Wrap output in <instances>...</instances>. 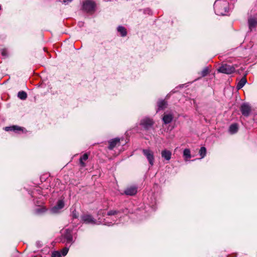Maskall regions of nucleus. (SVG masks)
<instances>
[{
	"mask_svg": "<svg viewBox=\"0 0 257 257\" xmlns=\"http://www.w3.org/2000/svg\"><path fill=\"white\" fill-rule=\"evenodd\" d=\"M119 213L120 211L117 210H110L107 213L105 210H100L97 213V220L89 214H84L81 216V218L82 221L86 224H103L110 226L116 222Z\"/></svg>",
	"mask_w": 257,
	"mask_h": 257,
	"instance_id": "f257e3e1",
	"label": "nucleus"
},
{
	"mask_svg": "<svg viewBox=\"0 0 257 257\" xmlns=\"http://www.w3.org/2000/svg\"><path fill=\"white\" fill-rule=\"evenodd\" d=\"M215 14L219 16L227 14L229 11V3L226 0H216L213 6Z\"/></svg>",
	"mask_w": 257,
	"mask_h": 257,
	"instance_id": "f03ea898",
	"label": "nucleus"
},
{
	"mask_svg": "<svg viewBox=\"0 0 257 257\" xmlns=\"http://www.w3.org/2000/svg\"><path fill=\"white\" fill-rule=\"evenodd\" d=\"M62 241L66 242V244L73 243L72 230L69 229H65L62 232Z\"/></svg>",
	"mask_w": 257,
	"mask_h": 257,
	"instance_id": "7ed1b4c3",
	"label": "nucleus"
},
{
	"mask_svg": "<svg viewBox=\"0 0 257 257\" xmlns=\"http://www.w3.org/2000/svg\"><path fill=\"white\" fill-rule=\"evenodd\" d=\"M142 152L148 161L149 164L153 166L154 164L155 157L154 153L150 149H143Z\"/></svg>",
	"mask_w": 257,
	"mask_h": 257,
	"instance_id": "20e7f679",
	"label": "nucleus"
},
{
	"mask_svg": "<svg viewBox=\"0 0 257 257\" xmlns=\"http://www.w3.org/2000/svg\"><path fill=\"white\" fill-rule=\"evenodd\" d=\"M95 4L91 0H86L83 4V9L87 13H92L95 11Z\"/></svg>",
	"mask_w": 257,
	"mask_h": 257,
	"instance_id": "39448f33",
	"label": "nucleus"
},
{
	"mask_svg": "<svg viewBox=\"0 0 257 257\" xmlns=\"http://www.w3.org/2000/svg\"><path fill=\"white\" fill-rule=\"evenodd\" d=\"M153 120L149 117H146L143 118L140 122V125H142L144 129L149 130L154 124Z\"/></svg>",
	"mask_w": 257,
	"mask_h": 257,
	"instance_id": "423d86ee",
	"label": "nucleus"
},
{
	"mask_svg": "<svg viewBox=\"0 0 257 257\" xmlns=\"http://www.w3.org/2000/svg\"><path fill=\"white\" fill-rule=\"evenodd\" d=\"M218 71L223 73L230 74L234 72L235 68L232 66L225 64L220 67Z\"/></svg>",
	"mask_w": 257,
	"mask_h": 257,
	"instance_id": "0eeeda50",
	"label": "nucleus"
},
{
	"mask_svg": "<svg viewBox=\"0 0 257 257\" xmlns=\"http://www.w3.org/2000/svg\"><path fill=\"white\" fill-rule=\"evenodd\" d=\"M240 111L243 115L248 116L251 112V107L249 104L244 103L241 105Z\"/></svg>",
	"mask_w": 257,
	"mask_h": 257,
	"instance_id": "6e6552de",
	"label": "nucleus"
},
{
	"mask_svg": "<svg viewBox=\"0 0 257 257\" xmlns=\"http://www.w3.org/2000/svg\"><path fill=\"white\" fill-rule=\"evenodd\" d=\"M173 114L171 112H165L163 116L162 120L164 124H168L172 122L173 119Z\"/></svg>",
	"mask_w": 257,
	"mask_h": 257,
	"instance_id": "1a4fd4ad",
	"label": "nucleus"
},
{
	"mask_svg": "<svg viewBox=\"0 0 257 257\" xmlns=\"http://www.w3.org/2000/svg\"><path fill=\"white\" fill-rule=\"evenodd\" d=\"M64 206V202L63 200H60L57 202V204L52 207L51 209V211L52 213H56L58 212L59 210L62 208H63Z\"/></svg>",
	"mask_w": 257,
	"mask_h": 257,
	"instance_id": "9d476101",
	"label": "nucleus"
},
{
	"mask_svg": "<svg viewBox=\"0 0 257 257\" xmlns=\"http://www.w3.org/2000/svg\"><path fill=\"white\" fill-rule=\"evenodd\" d=\"M161 156L165 160L169 161L171 159L172 153L170 151L165 149L162 151Z\"/></svg>",
	"mask_w": 257,
	"mask_h": 257,
	"instance_id": "9b49d317",
	"label": "nucleus"
},
{
	"mask_svg": "<svg viewBox=\"0 0 257 257\" xmlns=\"http://www.w3.org/2000/svg\"><path fill=\"white\" fill-rule=\"evenodd\" d=\"M120 143V139L119 138H115L109 141L108 149L112 150L114 147L119 145Z\"/></svg>",
	"mask_w": 257,
	"mask_h": 257,
	"instance_id": "f8f14e48",
	"label": "nucleus"
},
{
	"mask_svg": "<svg viewBox=\"0 0 257 257\" xmlns=\"http://www.w3.org/2000/svg\"><path fill=\"white\" fill-rule=\"evenodd\" d=\"M137 192V188L136 187H130L125 189L124 193L127 195L133 196Z\"/></svg>",
	"mask_w": 257,
	"mask_h": 257,
	"instance_id": "ddd939ff",
	"label": "nucleus"
},
{
	"mask_svg": "<svg viewBox=\"0 0 257 257\" xmlns=\"http://www.w3.org/2000/svg\"><path fill=\"white\" fill-rule=\"evenodd\" d=\"M5 130L6 131H14L15 132H17L18 131H23V128L17 126V125H13L11 126H7L5 128Z\"/></svg>",
	"mask_w": 257,
	"mask_h": 257,
	"instance_id": "4468645a",
	"label": "nucleus"
},
{
	"mask_svg": "<svg viewBox=\"0 0 257 257\" xmlns=\"http://www.w3.org/2000/svg\"><path fill=\"white\" fill-rule=\"evenodd\" d=\"M157 106L158 108L157 111H158L165 108L167 106V103L165 100H160L158 102Z\"/></svg>",
	"mask_w": 257,
	"mask_h": 257,
	"instance_id": "2eb2a0df",
	"label": "nucleus"
},
{
	"mask_svg": "<svg viewBox=\"0 0 257 257\" xmlns=\"http://www.w3.org/2000/svg\"><path fill=\"white\" fill-rule=\"evenodd\" d=\"M249 28L250 30L255 27L257 24V19L253 18H250L248 20Z\"/></svg>",
	"mask_w": 257,
	"mask_h": 257,
	"instance_id": "dca6fc26",
	"label": "nucleus"
},
{
	"mask_svg": "<svg viewBox=\"0 0 257 257\" xmlns=\"http://www.w3.org/2000/svg\"><path fill=\"white\" fill-rule=\"evenodd\" d=\"M246 82L247 81L246 78L244 77H242L237 83V85L236 86L237 89H240L241 88H242L244 86Z\"/></svg>",
	"mask_w": 257,
	"mask_h": 257,
	"instance_id": "f3484780",
	"label": "nucleus"
},
{
	"mask_svg": "<svg viewBox=\"0 0 257 257\" xmlns=\"http://www.w3.org/2000/svg\"><path fill=\"white\" fill-rule=\"evenodd\" d=\"M183 157L185 161L191 158L190 150L189 149H185L183 151Z\"/></svg>",
	"mask_w": 257,
	"mask_h": 257,
	"instance_id": "a211bd4d",
	"label": "nucleus"
},
{
	"mask_svg": "<svg viewBox=\"0 0 257 257\" xmlns=\"http://www.w3.org/2000/svg\"><path fill=\"white\" fill-rule=\"evenodd\" d=\"M238 125L236 123L232 124L229 127V132L231 134H234L238 131Z\"/></svg>",
	"mask_w": 257,
	"mask_h": 257,
	"instance_id": "6ab92c4d",
	"label": "nucleus"
},
{
	"mask_svg": "<svg viewBox=\"0 0 257 257\" xmlns=\"http://www.w3.org/2000/svg\"><path fill=\"white\" fill-rule=\"evenodd\" d=\"M88 158V155L87 153L84 154L79 159L80 164L81 167H85V164L84 163Z\"/></svg>",
	"mask_w": 257,
	"mask_h": 257,
	"instance_id": "aec40b11",
	"label": "nucleus"
},
{
	"mask_svg": "<svg viewBox=\"0 0 257 257\" xmlns=\"http://www.w3.org/2000/svg\"><path fill=\"white\" fill-rule=\"evenodd\" d=\"M117 31L120 33L122 37H124L126 35L127 32L125 28L122 26H119L117 27Z\"/></svg>",
	"mask_w": 257,
	"mask_h": 257,
	"instance_id": "412c9836",
	"label": "nucleus"
},
{
	"mask_svg": "<svg viewBox=\"0 0 257 257\" xmlns=\"http://www.w3.org/2000/svg\"><path fill=\"white\" fill-rule=\"evenodd\" d=\"M46 211V208L43 206H39L35 210V213L37 214H41L43 213Z\"/></svg>",
	"mask_w": 257,
	"mask_h": 257,
	"instance_id": "4be33fe9",
	"label": "nucleus"
},
{
	"mask_svg": "<svg viewBox=\"0 0 257 257\" xmlns=\"http://www.w3.org/2000/svg\"><path fill=\"white\" fill-rule=\"evenodd\" d=\"M18 97L22 100H25L27 97V94L26 92L21 91L18 92Z\"/></svg>",
	"mask_w": 257,
	"mask_h": 257,
	"instance_id": "5701e85b",
	"label": "nucleus"
},
{
	"mask_svg": "<svg viewBox=\"0 0 257 257\" xmlns=\"http://www.w3.org/2000/svg\"><path fill=\"white\" fill-rule=\"evenodd\" d=\"M206 148L204 147H202L199 151V155L201 156V158H203L206 155Z\"/></svg>",
	"mask_w": 257,
	"mask_h": 257,
	"instance_id": "b1692460",
	"label": "nucleus"
},
{
	"mask_svg": "<svg viewBox=\"0 0 257 257\" xmlns=\"http://www.w3.org/2000/svg\"><path fill=\"white\" fill-rule=\"evenodd\" d=\"M209 72V68L208 67H205L202 71H201V75L202 76H206Z\"/></svg>",
	"mask_w": 257,
	"mask_h": 257,
	"instance_id": "393cba45",
	"label": "nucleus"
},
{
	"mask_svg": "<svg viewBox=\"0 0 257 257\" xmlns=\"http://www.w3.org/2000/svg\"><path fill=\"white\" fill-rule=\"evenodd\" d=\"M68 250H69V247H65L62 249L61 252L63 256H65L67 254Z\"/></svg>",
	"mask_w": 257,
	"mask_h": 257,
	"instance_id": "a878e982",
	"label": "nucleus"
},
{
	"mask_svg": "<svg viewBox=\"0 0 257 257\" xmlns=\"http://www.w3.org/2000/svg\"><path fill=\"white\" fill-rule=\"evenodd\" d=\"M52 257H62L59 251H54L52 253Z\"/></svg>",
	"mask_w": 257,
	"mask_h": 257,
	"instance_id": "bb28decb",
	"label": "nucleus"
},
{
	"mask_svg": "<svg viewBox=\"0 0 257 257\" xmlns=\"http://www.w3.org/2000/svg\"><path fill=\"white\" fill-rule=\"evenodd\" d=\"M2 55L4 57H7L8 56V52L7 49H4L2 51Z\"/></svg>",
	"mask_w": 257,
	"mask_h": 257,
	"instance_id": "cd10ccee",
	"label": "nucleus"
},
{
	"mask_svg": "<svg viewBox=\"0 0 257 257\" xmlns=\"http://www.w3.org/2000/svg\"><path fill=\"white\" fill-rule=\"evenodd\" d=\"M72 216L73 218H77L78 217V214L74 210L72 213Z\"/></svg>",
	"mask_w": 257,
	"mask_h": 257,
	"instance_id": "c85d7f7f",
	"label": "nucleus"
},
{
	"mask_svg": "<svg viewBox=\"0 0 257 257\" xmlns=\"http://www.w3.org/2000/svg\"><path fill=\"white\" fill-rule=\"evenodd\" d=\"M72 0H63V3L67 4L69 3H70Z\"/></svg>",
	"mask_w": 257,
	"mask_h": 257,
	"instance_id": "c756f323",
	"label": "nucleus"
},
{
	"mask_svg": "<svg viewBox=\"0 0 257 257\" xmlns=\"http://www.w3.org/2000/svg\"><path fill=\"white\" fill-rule=\"evenodd\" d=\"M105 1H108V0H104Z\"/></svg>",
	"mask_w": 257,
	"mask_h": 257,
	"instance_id": "7c9ffc66",
	"label": "nucleus"
}]
</instances>
